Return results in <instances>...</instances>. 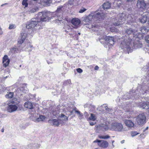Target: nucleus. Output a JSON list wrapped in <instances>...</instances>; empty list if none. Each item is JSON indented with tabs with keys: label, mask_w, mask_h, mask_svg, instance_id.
I'll return each mask as SVG.
<instances>
[{
	"label": "nucleus",
	"mask_w": 149,
	"mask_h": 149,
	"mask_svg": "<svg viewBox=\"0 0 149 149\" xmlns=\"http://www.w3.org/2000/svg\"><path fill=\"white\" fill-rule=\"evenodd\" d=\"M66 85H69L71 87L72 86V85L71 83V81L69 79L66 81Z\"/></svg>",
	"instance_id": "obj_37"
},
{
	"label": "nucleus",
	"mask_w": 149,
	"mask_h": 149,
	"mask_svg": "<svg viewBox=\"0 0 149 149\" xmlns=\"http://www.w3.org/2000/svg\"><path fill=\"white\" fill-rule=\"evenodd\" d=\"M145 41L149 44V38H144Z\"/></svg>",
	"instance_id": "obj_48"
},
{
	"label": "nucleus",
	"mask_w": 149,
	"mask_h": 149,
	"mask_svg": "<svg viewBox=\"0 0 149 149\" xmlns=\"http://www.w3.org/2000/svg\"><path fill=\"white\" fill-rule=\"evenodd\" d=\"M53 114L54 116L57 117L58 114V111H53L52 113Z\"/></svg>",
	"instance_id": "obj_41"
},
{
	"label": "nucleus",
	"mask_w": 149,
	"mask_h": 149,
	"mask_svg": "<svg viewBox=\"0 0 149 149\" xmlns=\"http://www.w3.org/2000/svg\"><path fill=\"white\" fill-rule=\"evenodd\" d=\"M46 117L43 115H40L39 117L38 118H35L34 120V122L38 123L40 121H43L45 119Z\"/></svg>",
	"instance_id": "obj_23"
},
{
	"label": "nucleus",
	"mask_w": 149,
	"mask_h": 149,
	"mask_svg": "<svg viewBox=\"0 0 149 149\" xmlns=\"http://www.w3.org/2000/svg\"><path fill=\"white\" fill-rule=\"evenodd\" d=\"M104 37H111V38H112V37H114L113 36H105Z\"/></svg>",
	"instance_id": "obj_55"
},
{
	"label": "nucleus",
	"mask_w": 149,
	"mask_h": 149,
	"mask_svg": "<svg viewBox=\"0 0 149 149\" xmlns=\"http://www.w3.org/2000/svg\"><path fill=\"white\" fill-rule=\"evenodd\" d=\"M67 106H66V109L67 110V111L66 113V114L71 115L74 114V113L75 112L79 115V119L81 120L83 118V116L82 113H81L79 111L77 110L76 107L73 104L70 102L69 103H68Z\"/></svg>",
	"instance_id": "obj_4"
},
{
	"label": "nucleus",
	"mask_w": 149,
	"mask_h": 149,
	"mask_svg": "<svg viewBox=\"0 0 149 149\" xmlns=\"http://www.w3.org/2000/svg\"><path fill=\"white\" fill-rule=\"evenodd\" d=\"M24 106L25 107L29 109V111L31 112V114H33L35 112V111L33 107L32 103L29 102H27L25 103Z\"/></svg>",
	"instance_id": "obj_12"
},
{
	"label": "nucleus",
	"mask_w": 149,
	"mask_h": 149,
	"mask_svg": "<svg viewBox=\"0 0 149 149\" xmlns=\"http://www.w3.org/2000/svg\"><path fill=\"white\" fill-rule=\"evenodd\" d=\"M87 114V113L86 112H85L84 113V115L85 116H86V115Z\"/></svg>",
	"instance_id": "obj_57"
},
{
	"label": "nucleus",
	"mask_w": 149,
	"mask_h": 149,
	"mask_svg": "<svg viewBox=\"0 0 149 149\" xmlns=\"http://www.w3.org/2000/svg\"><path fill=\"white\" fill-rule=\"evenodd\" d=\"M123 128V125L121 123L116 122L112 123L110 127L111 130L117 132L121 131Z\"/></svg>",
	"instance_id": "obj_8"
},
{
	"label": "nucleus",
	"mask_w": 149,
	"mask_h": 149,
	"mask_svg": "<svg viewBox=\"0 0 149 149\" xmlns=\"http://www.w3.org/2000/svg\"><path fill=\"white\" fill-rule=\"evenodd\" d=\"M14 26L15 25L13 24L10 25L9 27V29H14Z\"/></svg>",
	"instance_id": "obj_46"
},
{
	"label": "nucleus",
	"mask_w": 149,
	"mask_h": 149,
	"mask_svg": "<svg viewBox=\"0 0 149 149\" xmlns=\"http://www.w3.org/2000/svg\"><path fill=\"white\" fill-rule=\"evenodd\" d=\"M124 123L126 125L129 127H132L134 126V123L131 120H125Z\"/></svg>",
	"instance_id": "obj_24"
},
{
	"label": "nucleus",
	"mask_w": 149,
	"mask_h": 149,
	"mask_svg": "<svg viewBox=\"0 0 149 149\" xmlns=\"http://www.w3.org/2000/svg\"><path fill=\"white\" fill-rule=\"evenodd\" d=\"M110 137V136L109 135H106V136H104V139H107L109 138Z\"/></svg>",
	"instance_id": "obj_49"
},
{
	"label": "nucleus",
	"mask_w": 149,
	"mask_h": 149,
	"mask_svg": "<svg viewBox=\"0 0 149 149\" xmlns=\"http://www.w3.org/2000/svg\"><path fill=\"white\" fill-rule=\"evenodd\" d=\"M111 4L108 2H106L103 4L102 7L104 10H107L110 8Z\"/></svg>",
	"instance_id": "obj_27"
},
{
	"label": "nucleus",
	"mask_w": 149,
	"mask_h": 149,
	"mask_svg": "<svg viewBox=\"0 0 149 149\" xmlns=\"http://www.w3.org/2000/svg\"><path fill=\"white\" fill-rule=\"evenodd\" d=\"M114 142V140L112 141V143L113 144V142Z\"/></svg>",
	"instance_id": "obj_63"
},
{
	"label": "nucleus",
	"mask_w": 149,
	"mask_h": 149,
	"mask_svg": "<svg viewBox=\"0 0 149 149\" xmlns=\"http://www.w3.org/2000/svg\"><path fill=\"white\" fill-rule=\"evenodd\" d=\"M10 59L8 58V56L7 55H5L3 58V66L6 67L10 63Z\"/></svg>",
	"instance_id": "obj_16"
},
{
	"label": "nucleus",
	"mask_w": 149,
	"mask_h": 149,
	"mask_svg": "<svg viewBox=\"0 0 149 149\" xmlns=\"http://www.w3.org/2000/svg\"><path fill=\"white\" fill-rule=\"evenodd\" d=\"M110 31L112 32H115L117 31V29L114 27H112L110 28Z\"/></svg>",
	"instance_id": "obj_38"
},
{
	"label": "nucleus",
	"mask_w": 149,
	"mask_h": 149,
	"mask_svg": "<svg viewBox=\"0 0 149 149\" xmlns=\"http://www.w3.org/2000/svg\"><path fill=\"white\" fill-rule=\"evenodd\" d=\"M84 108H88L90 111L93 112L95 109V107L94 105L92 104L87 103L84 105Z\"/></svg>",
	"instance_id": "obj_19"
},
{
	"label": "nucleus",
	"mask_w": 149,
	"mask_h": 149,
	"mask_svg": "<svg viewBox=\"0 0 149 149\" xmlns=\"http://www.w3.org/2000/svg\"><path fill=\"white\" fill-rule=\"evenodd\" d=\"M87 10L85 8H82L81 9H80L79 13H82L85 12L86 10Z\"/></svg>",
	"instance_id": "obj_40"
},
{
	"label": "nucleus",
	"mask_w": 149,
	"mask_h": 149,
	"mask_svg": "<svg viewBox=\"0 0 149 149\" xmlns=\"http://www.w3.org/2000/svg\"><path fill=\"white\" fill-rule=\"evenodd\" d=\"M69 3H70V4H72V2L71 1H70Z\"/></svg>",
	"instance_id": "obj_61"
},
{
	"label": "nucleus",
	"mask_w": 149,
	"mask_h": 149,
	"mask_svg": "<svg viewBox=\"0 0 149 149\" xmlns=\"http://www.w3.org/2000/svg\"><path fill=\"white\" fill-rule=\"evenodd\" d=\"M146 4L143 0H138L137 3V6L140 8L144 9L145 8Z\"/></svg>",
	"instance_id": "obj_15"
},
{
	"label": "nucleus",
	"mask_w": 149,
	"mask_h": 149,
	"mask_svg": "<svg viewBox=\"0 0 149 149\" xmlns=\"http://www.w3.org/2000/svg\"><path fill=\"white\" fill-rule=\"evenodd\" d=\"M143 38H99L101 43L106 47L107 45H113L114 43H120V47L126 49L128 53L132 52L133 49L141 48L142 39Z\"/></svg>",
	"instance_id": "obj_1"
},
{
	"label": "nucleus",
	"mask_w": 149,
	"mask_h": 149,
	"mask_svg": "<svg viewBox=\"0 0 149 149\" xmlns=\"http://www.w3.org/2000/svg\"><path fill=\"white\" fill-rule=\"evenodd\" d=\"M107 104H104L103 105H102L101 106V107H102V108L105 109V110L107 109V107H108L107 106Z\"/></svg>",
	"instance_id": "obj_42"
},
{
	"label": "nucleus",
	"mask_w": 149,
	"mask_h": 149,
	"mask_svg": "<svg viewBox=\"0 0 149 149\" xmlns=\"http://www.w3.org/2000/svg\"><path fill=\"white\" fill-rule=\"evenodd\" d=\"M148 46L149 48H148V50L149 51V44L148 45Z\"/></svg>",
	"instance_id": "obj_64"
},
{
	"label": "nucleus",
	"mask_w": 149,
	"mask_h": 149,
	"mask_svg": "<svg viewBox=\"0 0 149 149\" xmlns=\"http://www.w3.org/2000/svg\"><path fill=\"white\" fill-rule=\"evenodd\" d=\"M17 109V106L15 104H11L8 105V112L12 113L16 111Z\"/></svg>",
	"instance_id": "obj_17"
},
{
	"label": "nucleus",
	"mask_w": 149,
	"mask_h": 149,
	"mask_svg": "<svg viewBox=\"0 0 149 149\" xmlns=\"http://www.w3.org/2000/svg\"><path fill=\"white\" fill-rule=\"evenodd\" d=\"M104 136H99V137L100 139H104Z\"/></svg>",
	"instance_id": "obj_52"
},
{
	"label": "nucleus",
	"mask_w": 149,
	"mask_h": 149,
	"mask_svg": "<svg viewBox=\"0 0 149 149\" xmlns=\"http://www.w3.org/2000/svg\"><path fill=\"white\" fill-rule=\"evenodd\" d=\"M27 88L26 86H21L18 87L17 89V92L22 95V93H26L27 91Z\"/></svg>",
	"instance_id": "obj_14"
},
{
	"label": "nucleus",
	"mask_w": 149,
	"mask_h": 149,
	"mask_svg": "<svg viewBox=\"0 0 149 149\" xmlns=\"http://www.w3.org/2000/svg\"><path fill=\"white\" fill-rule=\"evenodd\" d=\"M68 120V117L66 116V120Z\"/></svg>",
	"instance_id": "obj_58"
},
{
	"label": "nucleus",
	"mask_w": 149,
	"mask_h": 149,
	"mask_svg": "<svg viewBox=\"0 0 149 149\" xmlns=\"http://www.w3.org/2000/svg\"><path fill=\"white\" fill-rule=\"evenodd\" d=\"M146 117L144 113H143L139 115L136 118V121L139 125L145 123Z\"/></svg>",
	"instance_id": "obj_9"
},
{
	"label": "nucleus",
	"mask_w": 149,
	"mask_h": 149,
	"mask_svg": "<svg viewBox=\"0 0 149 149\" xmlns=\"http://www.w3.org/2000/svg\"><path fill=\"white\" fill-rule=\"evenodd\" d=\"M19 47V46H17V47L16 46L14 47L11 49L10 51L13 53L16 54L18 53L21 51V49Z\"/></svg>",
	"instance_id": "obj_22"
},
{
	"label": "nucleus",
	"mask_w": 149,
	"mask_h": 149,
	"mask_svg": "<svg viewBox=\"0 0 149 149\" xmlns=\"http://www.w3.org/2000/svg\"><path fill=\"white\" fill-rule=\"evenodd\" d=\"M65 115L63 113H61L58 117V118L52 119L48 120V122L51 125L55 126H58L60 124L63 123V120H65Z\"/></svg>",
	"instance_id": "obj_7"
},
{
	"label": "nucleus",
	"mask_w": 149,
	"mask_h": 149,
	"mask_svg": "<svg viewBox=\"0 0 149 149\" xmlns=\"http://www.w3.org/2000/svg\"><path fill=\"white\" fill-rule=\"evenodd\" d=\"M13 93L10 92L8 94L6 95V97L8 98H11L13 97Z\"/></svg>",
	"instance_id": "obj_34"
},
{
	"label": "nucleus",
	"mask_w": 149,
	"mask_h": 149,
	"mask_svg": "<svg viewBox=\"0 0 149 149\" xmlns=\"http://www.w3.org/2000/svg\"><path fill=\"white\" fill-rule=\"evenodd\" d=\"M99 26L97 24H94L92 25V29L93 31L94 32L97 33V34L98 35V34H100V33H98V29Z\"/></svg>",
	"instance_id": "obj_26"
},
{
	"label": "nucleus",
	"mask_w": 149,
	"mask_h": 149,
	"mask_svg": "<svg viewBox=\"0 0 149 149\" xmlns=\"http://www.w3.org/2000/svg\"><path fill=\"white\" fill-rule=\"evenodd\" d=\"M1 131L2 132H4V130H3V129H1Z\"/></svg>",
	"instance_id": "obj_59"
},
{
	"label": "nucleus",
	"mask_w": 149,
	"mask_h": 149,
	"mask_svg": "<svg viewBox=\"0 0 149 149\" xmlns=\"http://www.w3.org/2000/svg\"><path fill=\"white\" fill-rule=\"evenodd\" d=\"M77 72L79 73H81L83 72V70L80 68H78L76 69Z\"/></svg>",
	"instance_id": "obj_44"
},
{
	"label": "nucleus",
	"mask_w": 149,
	"mask_h": 149,
	"mask_svg": "<svg viewBox=\"0 0 149 149\" xmlns=\"http://www.w3.org/2000/svg\"><path fill=\"white\" fill-rule=\"evenodd\" d=\"M27 45H28V47L31 48L33 47L32 45H31V44L30 43L28 44Z\"/></svg>",
	"instance_id": "obj_50"
},
{
	"label": "nucleus",
	"mask_w": 149,
	"mask_h": 149,
	"mask_svg": "<svg viewBox=\"0 0 149 149\" xmlns=\"http://www.w3.org/2000/svg\"><path fill=\"white\" fill-rule=\"evenodd\" d=\"M21 37H27L28 36H27V33L25 31H23L21 33Z\"/></svg>",
	"instance_id": "obj_35"
},
{
	"label": "nucleus",
	"mask_w": 149,
	"mask_h": 149,
	"mask_svg": "<svg viewBox=\"0 0 149 149\" xmlns=\"http://www.w3.org/2000/svg\"><path fill=\"white\" fill-rule=\"evenodd\" d=\"M86 118L88 121L92 120L93 121H95L97 118L95 114L93 113H91L90 117L88 118H87L86 117Z\"/></svg>",
	"instance_id": "obj_28"
},
{
	"label": "nucleus",
	"mask_w": 149,
	"mask_h": 149,
	"mask_svg": "<svg viewBox=\"0 0 149 149\" xmlns=\"http://www.w3.org/2000/svg\"><path fill=\"white\" fill-rule=\"evenodd\" d=\"M137 90L139 91V93H136V92H132V95L134 97L133 100L137 99L141 95H146L149 92V89L146 88L144 86L137 87Z\"/></svg>",
	"instance_id": "obj_6"
},
{
	"label": "nucleus",
	"mask_w": 149,
	"mask_h": 149,
	"mask_svg": "<svg viewBox=\"0 0 149 149\" xmlns=\"http://www.w3.org/2000/svg\"><path fill=\"white\" fill-rule=\"evenodd\" d=\"M99 11L96 12L94 14L91 13L89 14L88 17V20L91 21L93 19L97 22L100 23L101 21L104 19V13L101 11L100 12H98Z\"/></svg>",
	"instance_id": "obj_5"
},
{
	"label": "nucleus",
	"mask_w": 149,
	"mask_h": 149,
	"mask_svg": "<svg viewBox=\"0 0 149 149\" xmlns=\"http://www.w3.org/2000/svg\"><path fill=\"white\" fill-rule=\"evenodd\" d=\"M89 121L90 125L91 126H93L96 123V122L94 121H91V120Z\"/></svg>",
	"instance_id": "obj_43"
},
{
	"label": "nucleus",
	"mask_w": 149,
	"mask_h": 149,
	"mask_svg": "<svg viewBox=\"0 0 149 149\" xmlns=\"http://www.w3.org/2000/svg\"><path fill=\"white\" fill-rule=\"evenodd\" d=\"M125 31V35L126 37H130V35L134 34V31L132 28L126 29Z\"/></svg>",
	"instance_id": "obj_21"
},
{
	"label": "nucleus",
	"mask_w": 149,
	"mask_h": 149,
	"mask_svg": "<svg viewBox=\"0 0 149 149\" xmlns=\"http://www.w3.org/2000/svg\"><path fill=\"white\" fill-rule=\"evenodd\" d=\"M25 38H19L17 40V46H19V45L22 44L25 40Z\"/></svg>",
	"instance_id": "obj_32"
},
{
	"label": "nucleus",
	"mask_w": 149,
	"mask_h": 149,
	"mask_svg": "<svg viewBox=\"0 0 149 149\" xmlns=\"http://www.w3.org/2000/svg\"><path fill=\"white\" fill-rule=\"evenodd\" d=\"M38 8L37 6L34 7V8H32L31 9H30L28 11V12L29 13H35L38 10Z\"/></svg>",
	"instance_id": "obj_29"
},
{
	"label": "nucleus",
	"mask_w": 149,
	"mask_h": 149,
	"mask_svg": "<svg viewBox=\"0 0 149 149\" xmlns=\"http://www.w3.org/2000/svg\"><path fill=\"white\" fill-rule=\"evenodd\" d=\"M132 92L130 91L129 92V93H127L126 95H124L123 98L125 100L130 99H134V98H133L134 97L133 96H132Z\"/></svg>",
	"instance_id": "obj_20"
},
{
	"label": "nucleus",
	"mask_w": 149,
	"mask_h": 149,
	"mask_svg": "<svg viewBox=\"0 0 149 149\" xmlns=\"http://www.w3.org/2000/svg\"><path fill=\"white\" fill-rule=\"evenodd\" d=\"M30 0H23L22 3V5L25 6V7H27L28 6V4H29V1H30Z\"/></svg>",
	"instance_id": "obj_33"
},
{
	"label": "nucleus",
	"mask_w": 149,
	"mask_h": 149,
	"mask_svg": "<svg viewBox=\"0 0 149 149\" xmlns=\"http://www.w3.org/2000/svg\"><path fill=\"white\" fill-rule=\"evenodd\" d=\"M148 19V16L145 15L142 16L139 19V21L141 23H146Z\"/></svg>",
	"instance_id": "obj_25"
},
{
	"label": "nucleus",
	"mask_w": 149,
	"mask_h": 149,
	"mask_svg": "<svg viewBox=\"0 0 149 149\" xmlns=\"http://www.w3.org/2000/svg\"><path fill=\"white\" fill-rule=\"evenodd\" d=\"M139 133L136 131H132L131 132V134L132 137H133L139 134Z\"/></svg>",
	"instance_id": "obj_36"
},
{
	"label": "nucleus",
	"mask_w": 149,
	"mask_h": 149,
	"mask_svg": "<svg viewBox=\"0 0 149 149\" xmlns=\"http://www.w3.org/2000/svg\"><path fill=\"white\" fill-rule=\"evenodd\" d=\"M133 37L137 38V37H138V36H134Z\"/></svg>",
	"instance_id": "obj_62"
},
{
	"label": "nucleus",
	"mask_w": 149,
	"mask_h": 149,
	"mask_svg": "<svg viewBox=\"0 0 149 149\" xmlns=\"http://www.w3.org/2000/svg\"><path fill=\"white\" fill-rule=\"evenodd\" d=\"M7 4H8V3H5V4H2V5L1 6V7H2V6H4V5H7Z\"/></svg>",
	"instance_id": "obj_56"
},
{
	"label": "nucleus",
	"mask_w": 149,
	"mask_h": 149,
	"mask_svg": "<svg viewBox=\"0 0 149 149\" xmlns=\"http://www.w3.org/2000/svg\"><path fill=\"white\" fill-rule=\"evenodd\" d=\"M52 0H44V2L46 3H48L51 2Z\"/></svg>",
	"instance_id": "obj_47"
},
{
	"label": "nucleus",
	"mask_w": 149,
	"mask_h": 149,
	"mask_svg": "<svg viewBox=\"0 0 149 149\" xmlns=\"http://www.w3.org/2000/svg\"><path fill=\"white\" fill-rule=\"evenodd\" d=\"M99 67L97 66L96 65L95 66L94 68V69L95 70H97L99 69Z\"/></svg>",
	"instance_id": "obj_51"
},
{
	"label": "nucleus",
	"mask_w": 149,
	"mask_h": 149,
	"mask_svg": "<svg viewBox=\"0 0 149 149\" xmlns=\"http://www.w3.org/2000/svg\"><path fill=\"white\" fill-rule=\"evenodd\" d=\"M98 128H99L100 130L103 131H104L108 130V127L107 125H103L102 126H99L98 127Z\"/></svg>",
	"instance_id": "obj_31"
},
{
	"label": "nucleus",
	"mask_w": 149,
	"mask_h": 149,
	"mask_svg": "<svg viewBox=\"0 0 149 149\" xmlns=\"http://www.w3.org/2000/svg\"><path fill=\"white\" fill-rule=\"evenodd\" d=\"M48 12L42 11L38 13L36 18H32L27 22L26 26L28 29H33L38 26L41 22L46 21L49 19Z\"/></svg>",
	"instance_id": "obj_2"
},
{
	"label": "nucleus",
	"mask_w": 149,
	"mask_h": 149,
	"mask_svg": "<svg viewBox=\"0 0 149 149\" xmlns=\"http://www.w3.org/2000/svg\"><path fill=\"white\" fill-rule=\"evenodd\" d=\"M94 143H97V145L100 147L106 148L109 145L108 143L106 141L97 139L93 141Z\"/></svg>",
	"instance_id": "obj_10"
},
{
	"label": "nucleus",
	"mask_w": 149,
	"mask_h": 149,
	"mask_svg": "<svg viewBox=\"0 0 149 149\" xmlns=\"http://www.w3.org/2000/svg\"><path fill=\"white\" fill-rule=\"evenodd\" d=\"M65 11V4L63 6H59L57 8V10L55 11V12L52 15L51 18L57 17V19H56L55 22L58 23L59 25H63L65 24V19L62 18L61 19V17H60L61 16H62L63 13Z\"/></svg>",
	"instance_id": "obj_3"
},
{
	"label": "nucleus",
	"mask_w": 149,
	"mask_h": 149,
	"mask_svg": "<svg viewBox=\"0 0 149 149\" xmlns=\"http://www.w3.org/2000/svg\"><path fill=\"white\" fill-rule=\"evenodd\" d=\"M124 142H125V140H122L121 141L120 143H121L123 144L124 143Z\"/></svg>",
	"instance_id": "obj_54"
},
{
	"label": "nucleus",
	"mask_w": 149,
	"mask_h": 149,
	"mask_svg": "<svg viewBox=\"0 0 149 149\" xmlns=\"http://www.w3.org/2000/svg\"><path fill=\"white\" fill-rule=\"evenodd\" d=\"M148 127H147L145 128V129L144 130H143V132H145V131H146V130H148Z\"/></svg>",
	"instance_id": "obj_53"
},
{
	"label": "nucleus",
	"mask_w": 149,
	"mask_h": 149,
	"mask_svg": "<svg viewBox=\"0 0 149 149\" xmlns=\"http://www.w3.org/2000/svg\"><path fill=\"white\" fill-rule=\"evenodd\" d=\"M126 17L125 14L123 13L119 15V21L114 23L113 24L115 26H119L122 24V22L126 20Z\"/></svg>",
	"instance_id": "obj_11"
},
{
	"label": "nucleus",
	"mask_w": 149,
	"mask_h": 149,
	"mask_svg": "<svg viewBox=\"0 0 149 149\" xmlns=\"http://www.w3.org/2000/svg\"><path fill=\"white\" fill-rule=\"evenodd\" d=\"M71 23L74 25V28H77L81 23L80 20L78 18H74L72 19Z\"/></svg>",
	"instance_id": "obj_13"
},
{
	"label": "nucleus",
	"mask_w": 149,
	"mask_h": 149,
	"mask_svg": "<svg viewBox=\"0 0 149 149\" xmlns=\"http://www.w3.org/2000/svg\"><path fill=\"white\" fill-rule=\"evenodd\" d=\"M142 31H144L145 32H148L149 31V17L148 18V24L146 26H143L142 28Z\"/></svg>",
	"instance_id": "obj_30"
},
{
	"label": "nucleus",
	"mask_w": 149,
	"mask_h": 149,
	"mask_svg": "<svg viewBox=\"0 0 149 149\" xmlns=\"http://www.w3.org/2000/svg\"><path fill=\"white\" fill-rule=\"evenodd\" d=\"M112 109L111 108H109L108 107L107 109L105 110V111L107 113H110L112 112Z\"/></svg>",
	"instance_id": "obj_39"
},
{
	"label": "nucleus",
	"mask_w": 149,
	"mask_h": 149,
	"mask_svg": "<svg viewBox=\"0 0 149 149\" xmlns=\"http://www.w3.org/2000/svg\"><path fill=\"white\" fill-rule=\"evenodd\" d=\"M46 61L48 64L52 63V60L51 59H49L48 58H47L46 59Z\"/></svg>",
	"instance_id": "obj_45"
},
{
	"label": "nucleus",
	"mask_w": 149,
	"mask_h": 149,
	"mask_svg": "<svg viewBox=\"0 0 149 149\" xmlns=\"http://www.w3.org/2000/svg\"><path fill=\"white\" fill-rule=\"evenodd\" d=\"M63 17V15L62 16H61V17H61V19H62V18H63V19H65V18H64V19H63L62 17Z\"/></svg>",
	"instance_id": "obj_60"
},
{
	"label": "nucleus",
	"mask_w": 149,
	"mask_h": 149,
	"mask_svg": "<svg viewBox=\"0 0 149 149\" xmlns=\"http://www.w3.org/2000/svg\"><path fill=\"white\" fill-rule=\"evenodd\" d=\"M139 107L143 109H149V102H141L139 104Z\"/></svg>",
	"instance_id": "obj_18"
}]
</instances>
